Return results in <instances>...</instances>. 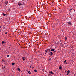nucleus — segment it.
<instances>
[{"label": "nucleus", "instance_id": "1", "mask_svg": "<svg viewBox=\"0 0 76 76\" xmlns=\"http://www.w3.org/2000/svg\"><path fill=\"white\" fill-rule=\"evenodd\" d=\"M49 73L52 74V75H54V73L52 71H51Z\"/></svg>", "mask_w": 76, "mask_h": 76}, {"label": "nucleus", "instance_id": "2", "mask_svg": "<svg viewBox=\"0 0 76 76\" xmlns=\"http://www.w3.org/2000/svg\"><path fill=\"white\" fill-rule=\"evenodd\" d=\"M50 53V56H52V55H53V52H51Z\"/></svg>", "mask_w": 76, "mask_h": 76}, {"label": "nucleus", "instance_id": "3", "mask_svg": "<svg viewBox=\"0 0 76 76\" xmlns=\"http://www.w3.org/2000/svg\"><path fill=\"white\" fill-rule=\"evenodd\" d=\"M51 51H54V49H51Z\"/></svg>", "mask_w": 76, "mask_h": 76}, {"label": "nucleus", "instance_id": "4", "mask_svg": "<svg viewBox=\"0 0 76 76\" xmlns=\"http://www.w3.org/2000/svg\"><path fill=\"white\" fill-rule=\"evenodd\" d=\"M3 16H6V15H7L6 14H4L3 13Z\"/></svg>", "mask_w": 76, "mask_h": 76}, {"label": "nucleus", "instance_id": "5", "mask_svg": "<svg viewBox=\"0 0 76 76\" xmlns=\"http://www.w3.org/2000/svg\"><path fill=\"white\" fill-rule=\"evenodd\" d=\"M68 23L69 25H71V24H72V23L70 22H69Z\"/></svg>", "mask_w": 76, "mask_h": 76}, {"label": "nucleus", "instance_id": "6", "mask_svg": "<svg viewBox=\"0 0 76 76\" xmlns=\"http://www.w3.org/2000/svg\"><path fill=\"white\" fill-rule=\"evenodd\" d=\"M18 70L19 72H20V69L19 68H18Z\"/></svg>", "mask_w": 76, "mask_h": 76}, {"label": "nucleus", "instance_id": "7", "mask_svg": "<svg viewBox=\"0 0 76 76\" xmlns=\"http://www.w3.org/2000/svg\"><path fill=\"white\" fill-rule=\"evenodd\" d=\"M51 58H50L49 59V60H48V61H51Z\"/></svg>", "mask_w": 76, "mask_h": 76}, {"label": "nucleus", "instance_id": "8", "mask_svg": "<svg viewBox=\"0 0 76 76\" xmlns=\"http://www.w3.org/2000/svg\"><path fill=\"white\" fill-rule=\"evenodd\" d=\"M67 73H70V71L69 70L68 71L66 72Z\"/></svg>", "mask_w": 76, "mask_h": 76}, {"label": "nucleus", "instance_id": "9", "mask_svg": "<svg viewBox=\"0 0 76 76\" xmlns=\"http://www.w3.org/2000/svg\"><path fill=\"white\" fill-rule=\"evenodd\" d=\"M7 3H8V1H7V3H5V4H6V5H7Z\"/></svg>", "mask_w": 76, "mask_h": 76}, {"label": "nucleus", "instance_id": "10", "mask_svg": "<svg viewBox=\"0 0 76 76\" xmlns=\"http://www.w3.org/2000/svg\"><path fill=\"white\" fill-rule=\"evenodd\" d=\"M59 69H60V70H61V66H60L59 67Z\"/></svg>", "mask_w": 76, "mask_h": 76}, {"label": "nucleus", "instance_id": "11", "mask_svg": "<svg viewBox=\"0 0 76 76\" xmlns=\"http://www.w3.org/2000/svg\"><path fill=\"white\" fill-rule=\"evenodd\" d=\"M2 44H4V43H5L4 42V41L2 42Z\"/></svg>", "mask_w": 76, "mask_h": 76}, {"label": "nucleus", "instance_id": "12", "mask_svg": "<svg viewBox=\"0 0 76 76\" xmlns=\"http://www.w3.org/2000/svg\"><path fill=\"white\" fill-rule=\"evenodd\" d=\"M34 71L35 72H37V70H36L35 69Z\"/></svg>", "mask_w": 76, "mask_h": 76}, {"label": "nucleus", "instance_id": "13", "mask_svg": "<svg viewBox=\"0 0 76 76\" xmlns=\"http://www.w3.org/2000/svg\"><path fill=\"white\" fill-rule=\"evenodd\" d=\"M47 50H45V52H47V51H48V49H48V48H47Z\"/></svg>", "mask_w": 76, "mask_h": 76}, {"label": "nucleus", "instance_id": "14", "mask_svg": "<svg viewBox=\"0 0 76 76\" xmlns=\"http://www.w3.org/2000/svg\"><path fill=\"white\" fill-rule=\"evenodd\" d=\"M56 52H57V51L56 50H55L54 51L53 53H56Z\"/></svg>", "mask_w": 76, "mask_h": 76}, {"label": "nucleus", "instance_id": "15", "mask_svg": "<svg viewBox=\"0 0 76 76\" xmlns=\"http://www.w3.org/2000/svg\"><path fill=\"white\" fill-rule=\"evenodd\" d=\"M15 64V63L12 64V65H14Z\"/></svg>", "mask_w": 76, "mask_h": 76}, {"label": "nucleus", "instance_id": "16", "mask_svg": "<svg viewBox=\"0 0 76 76\" xmlns=\"http://www.w3.org/2000/svg\"><path fill=\"white\" fill-rule=\"evenodd\" d=\"M48 51L50 52V51H51V50H50V49H48Z\"/></svg>", "mask_w": 76, "mask_h": 76}, {"label": "nucleus", "instance_id": "17", "mask_svg": "<svg viewBox=\"0 0 76 76\" xmlns=\"http://www.w3.org/2000/svg\"><path fill=\"white\" fill-rule=\"evenodd\" d=\"M28 73H29V72H30V71H28V72H27Z\"/></svg>", "mask_w": 76, "mask_h": 76}, {"label": "nucleus", "instance_id": "18", "mask_svg": "<svg viewBox=\"0 0 76 76\" xmlns=\"http://www.w3.org/2000/svg\"><path fill=\"white\" fill-rule=\"evenodd\" d=\"M64 63H66V60H65V61H64Z\"/></svg>", "mask_w": 76, "mask_h": 76}, {"label": "nucleus", "instance_id": "19", "mask_svg": "<svg viewBox=\"0 0 76 76\" xmlns=\"http://www.w3.org/2000/svg\"><path fill=\"white\" fill-rule=\"evenodd\" d=\"M7 57H9V55H7Z\"/></svg>", "mask_w": 76, "mask_h": 76}, {"label": "nucleus", "instance_id": "20", "mask_svg": "<svg viewBox=\"0 0 76 76\" xmlns=\"http://www.w3.org/2000/svg\"><path fill=\"white\" fill-rule=\"evenodd\" d=\"M67 39V37H65V40H66Z\"/></svg>", "mask_w": 76, "mask_h": 76}, {"label": "nucleus", "instance_id": "21", "mask_svg": "<svg viewBox=\"0 0 76 76\" xmlns=\"http://www.w3.org/2000/svg\"><path fill=\"white\" fill-rule=\"evenodd\" d=\"M25 58V57H23L22 58H23V59H24Z\"/></svg>", "mask_w": 76, "mask_h": 76}, {"label": "nucleus", "instance_id": "22", "mask_svg": "<svg viewBox=\"0 0 76 76\" xmlns=\"http://www.w3.org/2000/svg\"><path fill=\"white\" fill-rule=\"evenodd\" d=\"M72 10V9H70V10H69V11H71V10Z\"/></svg>", "mask_w": 76, "mask_h": 76}, {"label": "nucleus", "instance_id": "23", "mask_svg": "<svg viewBox=\"0 0 76 76\" xmlns=\"http://www.w3.org/2000/svg\"><path fill=\"white\" fill-rule=\"evenodd\" d=\"M31 74V73L29 72V75H30V74Z\"/></svg>", "mask_w": 76, "mask_h": 76}, {"label": "nucleus", "instance_id": "24", "mask_svg": "<svg viewBox=\"0 0 76 76\" xmlns=\"http://www.w3.org/2000/svg\"><path fill=\"white\" fill-rule=\"evenodd\" d=\"M7 34V32H6L5 33V34Z\"/></svg>", "mask_w": 76, "mask_h": 76}, {"label": "nucleus", "instance_id": "25", "mask_svg": "<svg viewBox=\"0 0 76 76\" xmlns=\"http://www.w3.org/2000/svg\"><path fill=\"white\" fill-rule=\"evenodd\" d=\"M23 61H25V59H23Z\"/></svg>", "mask_w": 76, "mask_h": 76}, {"label": "nucleus", "instance_id": "26", "mask_svg": "<svg viewBox=\"0 0 76 76\" xmlns=\"http://www.w3.org/2000/svg\"><path fill=\"white\" fill-rule=\"evenodd\" d=\"M4 69H5V68H6V67H5V66H4Z\"/></svg>", "mask_w": 76, "mask_h": 76}, {"label": "nucleus", "instance_id": "27", "mask_svg": "<svg viewBox=\"0 0 76 76\" xmlns=\"http://www.w3.org/2000/svg\"><path fill=\"white\" fill-rule=\"evenodd\" d=\"M69 75V73H67V75Z\"/></svg>", "mask_w": 76, "mask_h": 76}, {"label": "nucleus", "instance_id": "28", "mask_svg": "<svg viewBox=\"0 0 76 76\" xmlns=\"http://www.w3.org/2000/svg\"><path fill=\"white\" fill-rule=\"evenodd\" d=\"M68 63H67V62H66V64H67Z\"/></svg>", "mask_w": 76, "mask_h": 76}, {"label": "nucleus", "instance_id": "29", "mask_svg": "<svg viewBox=\"0 0 76 76\" xmlns=\"http://www.w3.org/2000/svg\"><path fill=\"white\" fill-rule=\"evenodd\" d=\"M42 70L43 71H44V69H42Z\"/></svg>", "mask_w": 76, "mask_h": 76}, {"label": "nucleus", "instance_id": "30", "mask_svg": "<svg viewBox=\"0 0 76 76\" xmlns=\"http://www.w3.org/2000/svg\"><path fill=\"white\" fill-rule=\"evenodd\" d=\"M31 66H30V67L31 68Z\"/></svg>", "mask_w": 76, "mask_h": 76}, {"label": "nucleus", "instance_id": "31", "mask_svg": "<svg viewBox=\"0 0 76 76\" xmlns=\"http://www.w3.org/2000/svg\"><path fill=\"white\" fill-rule=\"evenodd\" d=\"M20 4V5H22V4Z\"/></svg>", "mask_w": 76, "mask_h": 76}, {"label": "nucleus", "instance_id": "32", "mask_svg": "<svg viewBox=\"0 0 76 76\" xmlns=\"http://www.w3.org/2000/svg\"><path fill=\"white\" fill-rule=\"evenodd\" d=\"M18 5H19V6H20V4H19Z\"/></svg>", "mask_w": 76, "mask_h": 76}, {"label": "nucleus", "instance_id": "33", "mask_svg": "<svg viewBox=\"0 0 76 76\" xmlns=\"http://www.w3.org/2000/svg\"><path fill=\"white\" fill-rule=\"evenodd\" d=\"M34 67H33L32 68V69H34Z\"/></svg>", "mask_w": 76, "mask_h": 76}, {"label": "nucleus", "instance_id": "34", "mask_svg": "<svg viewBox=\"0 0 76 76\" xmlns=\"http://www.w3.org/2000/svg\"><path fill=\"white\" fill-rule=\"evenodd\" d=\"M0 28H1V26H0Z\"/></svg>", "mask_w": 76, "mask_h": 76}, {"label": "nucleus", "instance_id": "35", "mask_svg": "<svg viewBox=\"0 0 76 76\" xmlns=\"http://www.w3.org/2000/svg\"><path fill=\"white\" fill-rule=\"evenodd\" d=\"M46 53H48V52H46Z\"/></svg>", "mask_w": 76, "mask_h": 76}, {"label": "nucleus", "instance_id": "36", "mask_svg": "<svg viewBox=\"0 0 76 76\" xmlns=\"http://www.w3.org/2000/svg\"><path fill=\"white\" fill-rule=\"evenodd\" d=\"M74 12H75V10H74Z\"/></svg>", "mask_w": 76, "mask_h": 76}, {"label": "nucleus", "instance_id": "37", "mask_svg": "<svg viewBox=\"0 0 76 76\" xmlns=\"http://www.w3.org/2000/svg\"><path fill=\"white\" fill-rule=\"evenodd\" d=\"M45 54H46V53H45Z\"/></svg>", "mask_w": 76, "mask_h": 76}]
</instances>
